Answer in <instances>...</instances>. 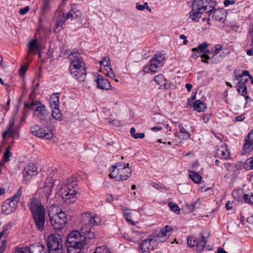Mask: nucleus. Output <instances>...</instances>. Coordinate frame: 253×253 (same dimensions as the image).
<instances>
[{
    "label": "nucleus",
    "instance_id": "1",
    "mask_svg": "<svg viewBox=\"0 0 253 253\" xmlns=\"http://www.w3.org/2000/svg\"><path fill=\"white\" fill-rule=\"evenodd\" d=\"M81 232L74 231L67 236L66 244L68 253H81L87 241L90 244L96 242L92 228L101 223L100 217L92 212H85L81 215Z\"/></svg>",
    "mask_w": 253,
    "mask_h": 253
},
{
    "label": "nucleus",
    "instance_id": "2",
    "mask_svg": "<svg viewBox=\"0 0 253 253\" xmlns=\"http://www.w3.org/2000/svg\"><path fill=\"white\" fill-rule=\"evenodd\" d=\"M81 51L74 49L68 55L70 61V71L73 78L81 82L86 78V68L84 63L81 55Z\"/></svg>",
    "mask_w": 253,
    "mask_h": 253
},
{
    "label": "nucleus",
    "instance_id": "3",
    "mask_svg": "<svg viewBox=\"0 0 253 253\" xmlns=\"http://www.w3.org/2000/svg\"><path fill=\"white\" fill-rule=\"evenodd\" d=\"M28 206L38 231L42 232L45 227V209L42 203L36 198H33L28 204Z\"/></svg>",
    "mask_w": 253,
    "mask_h": 253
},
{
    "label": "nucleus",
    "instance_id": "4",
    "mask_svg": "<svg viewBox=\"0 0 253 253\" xmlns=\"http://www.w3.org/2000/svg\"><path fill=\"white\" fill-rule=\"evenodd\" d=\"M215 5V2L211 0H194L189 12V17L193 21L198 22L202 14L206 11L209 13V16H211Z\"/></svg>",
    "mask_w": 253,
    "mask_h": 253
},
{
    "label": "nucleus",
    "instance_id": "5",
    "mask_svg": "<svg viewBox=\"0 0 253 253\" xmlns=\"http://www.w3.org/2000/svg\"><path fill=\"white\" fill-rule=\"evenodd\" d=\"M109 177L117 181L127 180L131 175V169L128 164L117 163L109 169Z\"/></svg>",
    "mask_w": 253,
    "mask_h": 253
},
{
    "label": "nucleus",
    "instance_id": "6",
    "mask_svg": "<svg viewBox=\"0 0 253 253\" xmlns=\"http://www.w3.org/2000/svg\"><path fill=\"white\" fill-rule=\"evenodd\" d=\"M77 181L75 177H70L66 179L64 186V192H62L63 199L68 204L74 203L76 199L77 192L75 187L77 186Z\"/></svg>",
    "mask_w": 253,
    "mask_h": 253
},
{
    "label": "nucleus",
    "instance_id": "7",
    "mask_svg": "<svg viewBox=\"0 0 253 253\" xmlns=\"http://www.w3.org/2000/svg\"><path fill=\"white\" fill-rule=\"evenodd\" d=\"M22 192L21 187L11 198L6 200L2 204L1 209L3 212L9 214L15 211Z\"/></svg>",
    "mask_w": 253,
    "mask_h": 253
},
{
    "label": "nucleus",
    "instance_id": "8",
    "mask_svg": "<svg viewBox=\"0 0 253 253\" xmlns=\"http://www.w3.org/2000/svg\"><path fill=\"white\" fill-rule=\"evenodd\" d=\"M48 215L51 226L57 230L63 229L68 221L66 214L62 211L53 215L49 211Z\"/></svg>",
    "mask_w": 253,
    "mask_h": 253
},
{
    "label": "nucleus",
    "instance_id": "9",
    "mask_svg": "<svg viewBox=\"0 0 253 253\" xmlns=\"http://www.w3.org/2000/svg\"><path fill=\"white\" fill-rule=\"evenodd\" d=\"M32 134L35 136L47 140H50L53 137V133L51 129L41 127L38 125H35L30 127Z\"/></svg>",
    "mask_w": 253,
    "mask_h": 253
},
{
    "label": "nucleus",
    "instance_id": "10",
    "mask_svg": "<svg viewBox=\"0 0 253 253\" xmlns=\"http://www.w3.org/2000/svg\"><path fill=\"white\" fill-rule=\"evenodd\" d=\"M48 250L62 248V240L59 234L50 235L47 239Z\"/></svg>",
    "mask_w": 253,
    "mask_h": 253
},
{
    "label": "nucleus",
    "instance_id": "11",
    "mask_svg": "<svg viewBox=\"0 0 253 253\" xmlns=\"http://www.w3.org/2000/svg\"><path fill=\"white\" fill-rule=\"evenodd\" d=\"M165 59L164 54L162 53L155 54L154 57L150 60L149 69L151 72L155 73L157 69L163 65Z\"/></svg>",
    "mask_w": 253,
    "mask_h": 253
},
{
    "label": "nucleus",
    "instance_id": "12",
    "mask_svg": "<svg viewBox=\"0 0 253 253\" xmlns=\"http://www.w3.org/2000/svg\"><path fill=\"white\" fill-rule=\"evenodd\" d=\"M35 113L42 123H48L51 119L49 113L45 110V106L42 104H40L36 107Z\"/></svg>",
    "mask_w": 253,
    "mask_h": 253
},
{
    "label": "nucleus",
    "instance_id": "13",
    "mask_svg": "<svg viewBox=\"0 0 253 253\" xmlns=\"http://www.w3.org/2000/svg\"><path fill=\"white\" fill-rule=\"evenodd\" d=\"M210 236V233L207 230L202 231L200 234V239L195 243L196 250L199 252H201L205 248L207 243V239Z\"/></svg>",
    "mask_w": 253,
    "mask_h": 253
},
{
    "label": "nucleus",
    "instance_id": "14",
    "mask_svg": "<svg viewBox=\"0 0 253 253\" xmlns=\"http://www.w3.org/2000/svg\"><path fill=\"white\" fill-rule=\"evenodd\" d=\"M172 230V228L171 226L166 225L164 228H162L160 232L154 237L157 242H163L168 238L167 237L170 235Z\"/></svg>",
    "mask_w": 253,
    "mask_h": 253
},
{
    "label": "nucleus",
    "instance_id": "15",
    "mask_svg": "<svg viewBox=\"0 0 253 253\" xmlns=\"http://www.w3.org/2000/svg\"><path fill=\"white\" fill-rule=\"evenodd\" d=\"M37 168L33 163H30L23 171L24 180H29L33 176L37 175Z\"/></svg>",
    "mask_w": 253,
    "mask_h": 253
},
{
    "label": "nucleus",
    "instance_id": "16",
    "mask_svg": "<svg viewBox=\"0 0 253 253\" xmlns=\"http://www.w3.org/2000/svg\"><path fill=\"white\" fill-rule=\"evenodd\" d=\"M156 240L153 237V238L144 240L140 246V248L143 252H149L154 249Z\"/></svg>",
    "mask_w": 253,
    "mask_h": 253
},
{
    "label": "nucleus",
    "instance_id": "17",
    "mask_svg": "<svg viewBox=\"0 0 253 253\" xmlns=\"http://www.w3.org/2000/svg\"><path fill=\"white\" fill-rule=\"evenodd\" d=\"M178 127L179 128V132L181 134H179L177 131L174 132V134L175 136L178 137L180 140V142H181L183 140H187L190 139L191 136L190 133L184 128L181 124H178Z\"/></svg>",
    "mask_w": 253,
    "mask_h": 253
},
{
    "label": "nucleus",
    "instance_id": "18",
    "mask_svg": "<svg viewBox=\"0 0 253 253\" xmlns=\"http://www.w3.org/2000/svg\"><path fill=\"white\" fill-rule=\"evenodd\" d=\"M28 253H47V249L40 243H36L28 247Z\"/></svg>",
    "mask_w": 253,
    "mask_h": 253
},
{
    "label": "nucleus",
    "instance_id": "19",
    "mask_svg": "<svg viewBox=\"0 0 253 253\" xmlns=\"http://www.w3.org/2000/svg\"><path fill=\"white\" fill-rule=\"evenodd\" d=\"M96 82L98 88L108 90L111 87L110 82L100 75H98Z\"/></svg>",
    "mask_w": 253,
    "mask_h": 253
},
{
    "label": "nucleus",
    "instance_id": "20",
    "mask_svg": "<svg viewBox=\"0 0 253 253\" xmlns=\"http://www.w3.org/2000/svg\"><path fill=\"white\" fill-rule=\"evenodd\" d=\"M248 81V79L243 78V77L240 79V80L238 81V83L237 84V90L239 92H241L240 90L243 89L242 90L241 95L244 96L246 99L249 98V96H246V95L247 94V86L246 85V83Z\"/></svg>",
    "mask_w": 253,
    "mask_h": 253
},
{
    "label": "nucleus",
    "instance_id": "21",
    "mask_svg": "<svg viewBox=\"0 0 253 253\" xmlns=\"http://www.w3.org/2000/svg\"><path fill=\"white\" fill-rule=\"evenodd\" d=\"M216 153L219 158L225 160L228 159L230 155V152L227 149L225 143L222 144L220 147L217 149Z\"/></svg>",
    "mask_w": 253,
    "mask_h": 253
},
{
    "label": "nucleus",
    "instance_id": "22",
    "mask_svg": "<svg viewBox=\"0 0 253 253\" xmlns=\"http://www.w3.org/2000/svg\"><path fill=\"white\" fill-rule=\"evenodd\" d=\"M75 4H71V9L67 13V18L78 19L81 17L82 12L75 8Z\"/></svg>",
    "mask_w": 253,
    "mask_h": 253
},
{
    "label": "nucleus",
    "instance_id": "23",
    "mask_svg": "<svg viewBox=\"0 0 253 253\" xmlns=\"http://www.w3.org/2000/svg\"><path fill=\"white\" fill-rule=\"evenodd\" d=\"M211 13H213L212 18L215 20L218 21L222 23L225 21V18L224 12L219 9H216L215 8V6H214L213 11Z\"/></svg>",
    "mask_w": 253,
    "mask_h": 253
},
{
    "label": "nucleus",
    "instance_id": "24",
    "mask_svg": "<svg viewBox=\"0 0 253 253\" xmlns=\"http://www.w3.org/2000/svg\"><path fill=\"white\" fill-rule=\"evenodd\" d=\"M14 124V121L11 120L9 123V127L6 131H5L2 134L3 138H5L7 135L10 137H14L16 134V130L13 129V126Z\"/></svg>",
    "mask_w": 253,
    "mask_h": 253
},
{
    "label": "nucleus",
    "instance_id": "25",
    "mask_svg": "<svg viewBox=\"0 0 253 253\" xmlns=\"http://www.w3.org/2000/svg\"><path fill=\"white\" fill-rule=\"evenodd\" d=\"M49 103L52 109L59 107V93H56L52 95L49 100Z\"/></svg>",
    "mask_w": 253,
    "mask_h": 253
},
{
    "label": "nucleus",
    "instance_id": "26",
    "mask_svg": "<svg viewBox=\"0 0 253 253\" xmlns=\"http://www.w3.org/2000/svg\"><path fill=\"white\" fill-rule=\"evenodd\" d=\"M101 67L100 71L104 72L105 69H108L111 68V62L109 57L105 56L103 58V59L100 61Z\"/></svg>",
    "mask_w": 253,
    "mask_h": 253
},
{
    "label": "nucleus",
    "instance_id": "27",
    "mask_svg": "<svg viewBox=\"0 0 253 253\" xmlns=\"http://www.w3.org/2000/svg\"><path fill=\"white\" fill-rule=\"evenodd\" d=\"M54 178V177H53L52 176H49L47 178V181H48L49 184L48 185H45V184L47 185V183H46L44 184V185L43 186L44 188H47V192L46 193V196L47 198H48L49 197L50 194L51 193L52 187L53 183H54V181L55 180V179Z\"/></svg>",
    "mask_w": 253,
    "mask_h": 253
},
{
    "label": "nucleus",
    "instance_id": "28",
    "mask_svg": "<svg viewBox=\"0 0 253 253\" xmlns=\"http://www.w3.org/2000/svg\"><path fill=\"white\" fill-rule=\"evenodd\" d=\"M67 19V16L65 17L64 13L60 14L55 24L54 31L56 32V30H57L59 27H62Z\"/></svg>",
    "mask_w": 253,
    "mask_h": 253
},
{
    "label": "nucleus",
    "instance_id": "29",
    "mask_svg": "<svg viewBox=\"0 0 253 253\" xmlns=\"http://www.w3.org/2000/svg\"><path fill=\"white\" fill-rule=\"evenodd\" d=\"M193 107L195 110L198 112H202L207 109V105L200 100H197L193 104Z\"/></svg>",
    "mask_w": 253,
    "mask_h": 253
},
{
    "label": "nucleus",
    "instance_id": "30",
    "mask_svg": "<svg viewBox=\"0 0 253 253\" xmlns=\"http://www.w3.org/2000/svg\"><path fill=\"white\" fill-rule=\"evenodd\" d=\"M28 48L29 53L34 52L35 53L36 50L40 49V45L38 44L36 40H33L29 42Z\"/></svg>",
    "mask_w": 253,
    "mask_h": 253
},
{
    "label": "nucleus",
    "instance_id": "31",
    "mask_svg": "<svg viewBox=\"0 0 253 253\" xmlns=\"http://www.w3.org/2000/svg\"><path fill=\"white\" fill-rule=\"evenodd\" d=\"M222 48V46L217 44L212 51V54H213V56L211 57V59L213 63H217L219 61V59H217L218 57L217 55L221 50Z\"/></svg>",
    "mask_w": 253,
    "mask_h": 253
},
{
    "label": "nucleus",
    "instance_id": "32",
    "mask_svg": "<svg viewBox=\"0 0 253 253\" xmlns=\"http://www.w3.org/2000/svg\"><path fill=\"white\" fill-rule=\"evenodd\" d=\"M189 176L191 179L196 183H199L202 179L199 174L192 170L189 171Z\"/></svg>",
    "mask_w": 253,
    "mask_h": 253
},
{
    "label": "nucleus",
    "instance_id": "33",
    "mask_svg": "<svg viewBox=\"0 0 253 253\" xmlns=\"http://www.w3.org/2000/svg\"><path fill=\"white\" fill-rule=\"evenodd\" d=\"M243 191L241 189L235 190L232 192V195L235 199L238 201H243Z\"/></svg>",
    "mask_w": 253,
    "mask_h": 253
},
{
    "label": "nucleus",
    "instance_id": "34",
    "mask_svg": "<svg viewBox=\"0 0 253 253\" xmlns=\"http://www.w3.org/2000/svg\"><path fill=\"white\" fill-rule=\"evenodd\" d=\"M154 80L158 84L161 86L162 85H166V79L163 75L161 74L156 76L154 77Z\"/></svg>",
    "mask_w": 253,
    "mask_h": 253
},
{
    "label": "nucleus",
    "instance_id": "35",
    "mask_svg": "<svg viewBox=\"0 0 253 253\" xmlns=\"http://www.w3.org/2000/svg\"><path fill=\"white\" fill-rule=\"evenodd\" d=\"M52 116L53 118L57 121H60L62 120V114L59 110V108L52 109Z\"/></svg>",
    "mask_w": 253,
    "mask_h": 253
},
{
    "label": "nucleus",
    "instance_id": "36",
    "mask_svg": "<svg viewBox=\"0 0 253 253\" xmlns=\"http://www.w3.org/2000/svg\"><path fill=\"white\" fill-rule=\"evenodd\" d=\"M50 9V2L43 1L42 5V9L41 11V14L43 15L47 13Z\"/></svg>",
    "mask_w": 253,
    "mask_h": 253
},
{
    "label": "nucleus",
    "instance_id": "37",
    "mask_svg": "<svg viewBox=\"0 0 253 253\" xmlns=\"http://www.w3.org/2000/svg\"><path fill=\"white\" fill-rule=\"evenodd\" d=\"M253 149V143L245 142L243 146V151L244 154L250 153Z\"/></svg>",
    "mask_w": 253,
    "mask_h": 253
},
{
    "label": "nucleus",
    "instance_id": "38",
    "mask_svg": "<svg viewBox=\"0 0 253 253\" xmlns=\"http://www.w3.org/2000/svg\"><path fill=\"white\" fill-rule=\"evenodd\" d=\"M243 201L247 204L253 205V194H245L243 195Z\"/></svg>",
    "mask_w": 253,
    "mask_h": 253
},
{
    "label": "nucleus",
    "instance_id": "39",
    "mask_svg": "<svg viewBox=\"0 0 253 253\" xmlns=\"http://www.w3.org/2000/svg\"><path fill=\"white\" fill-rule=\"evenodd\" d=\"M108 69H109V70H108L107 69H105V71L103 72L104 74L105 75L110 77L111 78L114 79L116 82H118L119 81L118 80L115 79L116 75L115 74L113 70H112V68L111 67V68H109Z\"/></svg>",
    "mask_w": 253,
    "mask_h": 253
},
{
    "label": "nucleus",
    "instance_id": "40",
    "mask_svg": "<svg viewBox=\"0 0 253 253\" xmlns=\"http://www.w3.org/2000/svg\"><path fill=\"white\" fill-rule=\"evenodd\" d=\"M244 167L245 169L248 170L253 169V157L246 161Z\"/></svg>",
    "mask_w": 253,
    "mask_h": 253
},
{
    "label": "nucleus",
    "instance_id": "41",
    "mask_svg": "<svg viewBox=\"0 0 253 253\" xmlns=\"http://www.w3.org/2000/svg\"><path fill=\"white\" fill-rule=\"evenodd\" d=\"M93 253H110V252L106 246H102L96 248Z\"/></svg>",
    "mask_w": 253,
    "mask_h": 253
},
{
    "label": "nucleus",
    "instance_id": "42",
    "mask_svg": "<svg viewBox=\"0 0 253 253\" xmlns=\"http://www.w3.org/2000/svg\"><path fill=\"white\" fill-rule=\"evenodd\" d=\"M187 244L189 247L192 248L195 246L197 239L194 236H190L187 238Z\"/></svg>",
    "mask_w": 253,
    "mask_h": 253
},
{
    "label": "nucleus",
    "instance_id": "43",
    "mask_svg": "<svg viewBox=\"0 0 253 253\" xmlns=\"http://www.w3.org/2000/svg\"><path fill=\"white\" fill-rule=\"evenodd\" d=\"M169 207L171 211L175 213H179L180 208L176 204L173 203H170L169 204Z\"/></svg>",
    "mask_w": 253,
    "mask_h": 253
},
{
    "label": "nucleus",
    "instance_id": "44",
    "mask_svg": "<svg viewBox=\"0 0 253 253\" xmlns=\"http://www.w3.org/2000/svg\"><path fill=\"white\" fill-rule=\"evenodd\" d=\"M42 104L40 101H32L30 104L25 103V107L28 108L30 109H34V106H38Z\"/></svg>",
    "mask_w": 253,
    "mask_h": 253
},
{
    "label": "nucleus",
    "instance_id": "45",
    "mask_svg": "<svg viewBox=\"0 0 253 253\" xmlns=\"http://www.w3.org/2000/svg\"><path fill=\"white\" fill-rule=\"evenodd\" d=\"M10 147H8L5 151L3 154V158L5 160V162H8L9 161V158L11 156V152L10 151Z\"/></svg>",
    "mask_w": 253,
    "mask_h": 253
},
{
    "label": "nucleus",
    "instance_id": "46",
    "mask_svg": "<svg viewBox=\"0 0 253 253\" xmlns=\"http://www.w3.org/2000/svg\"><path fill=\"white\" fill-rule=\"evenodd\" d=\"M209 44H208L206 42H203L202 43L199 44L198 46V48H197L198 50H200V52H202L204 51V50L208 46Z\"/></svg>",
    "mask_w": 253,
    "mask_h": 253
},
{
    "label": "nucleus",
    "instance_id": "47",
    "mask_svg": "<svg viewBox=\"0 0 253 253\" xmlns=\"http://www.w3.org/2000/svg\"><path fill=\"white\" fill-rule=\"evenodd\" d=\"M245 142L253 143V130H252L246 138Z\"/></svg>",
    "mask_w": 253,
    "mask_h": 253
},
{
    "label": "nucleus",
    "instance_id": "48",
    "mask_svg": "<svg viewBox=\"0 0 253 253\" xmlns=\"http://www.w3.org/2000/svg\"><path fill=\"white\" fill-rule=\"evenodd\" d=\"M30 10V7L26 6L24 8H22L19 10V13L20 15H23L26 14L28 11Z\"/></svg>",
    "mask_w": 253,
    "mask_h": 253
},
{
    "label": "nucleus",
    "instance_id": "49",
    "mask_svg": "<svg viewBox=\"0 0 253 253\" xmlns=\"http://www.w3.org/2000/svg\"><path fill=\"white\" fill-rule=\"evenodd\" d=\"M28 65H25L21 67V68L19 70V75L20 76H22L24 75L26 71L28 70Z\"/></svg>",
    "mask_w": 253,
    "mask_h": 253
},
{
    "label": "nucleus",
    "instance_id": "50",
    "mask_svg": "<svg viewBox=\"0 0 253 253\" xmlns=\"http://www.w3.org/2000/svg\"><path fill=\"white\" fill-rule=\"evenodd\" d=\"M47 251H48V253H63L62 248L50 249L47 250Z\"/></svg>",
    "mask_w": 253,
    "mask_h": 253
},
{
    "label": "nucleus",
    "instance_id": "51",
    "mask_svg": "<svg viewBox=\"0 0 253 253\" xmlns=\"http://www.w3.org/2000/svg\"><path fill=\"white\" fill-rule=\"evenodd\" d=\"M201 57L202 58V62L207 63H208V60L210 59V57L208 54H203Z\"/></svg>",
    "mask_w": 253,
    "mask_h": 253
},
{
    "label": "nucleus",
    "instance_id": "52",
    "mask_svg": "<svg viewBox=\"0 0 253 253\" xmlns=\"http://www.w3.org/2000/svg\"><path fill=\"white\" fill-rule=\"evenodd\" d=\"M192 51L193 52L192 56L195 58H197L199 57V52L197 48H193Z\"/></svg>",
    "mask_w": 253,
    "mask_h": 253
},
{
    "label": "nucleus",
    "instance_id": "53",
    "mask_svg": "<svg viewBox=\"0 0 253 253\" xmlns=\"http://www.w3.org/2000/svg\"><path fill=\"white\" fill-rule=\"evenodd\" d=\"M145 136V133H143V132H142V133H136V134H135L134 135V137L133 138H134L135 139H142Z\"/></svg>",
    "mask_w": 253,
    "mask_h": 253
},
{
    "label": "nucleus",
    "instance_id": "54",
    "mask_svg": "<svg viewBox=\"0 0 253 253\" xmlns=\"http://www.w3.org/2000/svg\"><path fill=\"white\" fill-rule=\"evenodd\" d=\"M235 3L234 0H224V4L225 6H227L230 4H233Z\"/></svg>",
    "mask_w": 253,
    "mask_h": 253
},
{
    "label": "nucleus",
    "instance_id": "55",
    "mask_svg": "<svg viewBox=\"0 0 253 253\" xmlns=\"http://www.w3.org/2000/svg\"><path fill=\"white\" fill-rule=\"evenodd\" d=\"M109 122L112 124H113L115 126H119L121 125L120 121L117 120H113L112 121L110 120Z\"/></svg>",
    "mask_w": 253,
    "mask_h": 253
},
{
    "label": "nucleus",
    "instance_id": "56",
    "mask_svg": "<svg viewBox=\"0 0 253 253\" xmlns=\"http://www.w3.org/2000/svg\"><path fill=\"white\" fill-rule=\"evenodd\" d=\"M245 119L244 116L243 115H239L236 118V120L238 122H240L243 121Z\"/></svg>",
    "mask_w": 253,
    "mask_h": 253
},
{
    "label": "nucleus",
    "instance_id": "57",
    "mask_svg": "<svg viewBox=\"0 0 253 253\" xmlns=\"http://www.w3.org/2000/svg\"><path fill=\"white\" fill-rule=\"evenodd\" d=\"M6 245L4 243H3L2 244L0 247V253H2L5 249Z\"/></svg>",
    "mask_w": 253,
    "mask_h": 253
},
{
    "label": "nucleus",
    "instance_id": "58",
    "mask_svg": "<svg viewBox=\"0 0 253 253\" xmlns=\"http://www.w3.org/2000/svg\"><path fill=\"white\" fill-rule=\"evenodd\" d=\"M106 198L107 202L109 203H111L113 200V198L111 195H107Z\"/></svg>",
    "mask_w": 253,
    "mask_h": 253
},
{
    "label": "nucleus",
    "instance_id": "59",
    "mask_svg": "<svg viewBox=\"0 0 253 253\" xmlns=\"http://www.w3.org/2000/svg\"><path fill=\"white\" fill-rule=\"evenodd\" d=\"M231 204L230 201H227L226 205H225V208L227 210H229L232 209V207L230 206V205Z\"/></svg>",
    "mask_w": 253,
    "mask_h": 253
},
{
    "label": "nucleus",
    "instance_id": "60",
    "mask_svg": "<svg viewBox=\"0 0 253 253\" xmlns=\"http://www.w3.org/2000/svg\"><path fill=\"white\" fill-rule=\"evenodd\" d=\"M247 221L251 224H253V215L248 217L247 219Z\"/></svg>",
    "mask_w": 253,
    "mask_h": 253
},
{
    "label": "nucleus",
    "instance_id": "61",
    "mask_svg": "<svg viewBox=\"0 0 253 253\" xmlns=\"http://www.w3.org/2000/svg\"><path fill=\"white\" fill-rule=\"evenodd\" d=\"M136 7L138 10H143L144 9V6H143V5L138 4L137 3H136Z\"/></svg>",
    "mask_w": 253,
    "mask_h": 253
},
{
    "label": "nucleus",
    "instance_id": "62",
    "mask_svg": "<svg viewBox=\"0 0 253 253\" xmlns=\"http://www.w3.org/2000/svg\"><path fill=\"white\" fill-rule=\"evenodd\" d=\"M185 87L188 91H190L192 89V85L190 84H186Z\"/></svg>",
    "mask_w": 253,
    "mask_h": 253
},
{
    "label": "nucleus",
    "instance_id": "63",
    "mask_svg": "<svg viewBox=\"0 0 253 253\" xmlns=\"http://www.w3.org/2000/svg\"><path fill=\"white\" fill-rule=\"evenodd\" d=\"M247 54L249 56H253V49H248L247 51Z\"/></svg>",
    "mask_w": 253,
    "mask_h": 253
},
{
    "label": "nucleus",
    "instance_id": "64",
    "mask_svg": "<svg viewBox=\"0 0 253 253\" xmlns=\"http://www.w3.org/2000/svg\"><path fill=\"white\" fill-rule=\"evenodd\" d=\"M217 253H228L222 248H218L217 249Z\"/></svg>",
    "mask_w": 253,
    "mask_h": 253
}]
</instances>
